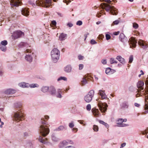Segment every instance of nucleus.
<instances>
[{
	"label": "nucleus",
	"instance_id": "obj_8",
	"mask_svg": "<svg viewBox=\"0 0 148 148\" xmlns=\"http://www.w3.org/2000/svg\"><path fill=\"white\" fill-rule=\"evenodd\" d=\"M138 44L140 46V48L144 49H146L148 47L147 42L142 40H140L138 41Z\"/></svg>",
	"mask_w": 148,
	"mask_h": 148
},
{
	"label": "nucleus",
	"instance_id": "obj_41",
	"mask_svg": "<svg viewBox=\"0 0 148 148\" xmlns=\"http://www.w3.org/2000/svg\"><path fill=\"white\" fill-rule=\"evenodd\" d=\"M104 11L101 10L100 11V13H98L97 14V16L99 18L101 16V14L103 13Z\"/></svg>",
	"mask_w": 148,
	"mask_h": 148
},
{
	"label": "nucleus",
	"instance_id": "obj_58",
	"mask_svg": "<svg viewBox=\"0 0 148 148\" xmlns=\"http://www.w3.org/2000/svg\"><path fill=\"white\" fill-rule=\"evenodd\" d=\"M67 25L70 27H71L73 26V24L71 23H68Z\"/></svg>",
	"mask_w": 148,
	"mask_h": 148
},
{
	"label": "nucleus",
	"instance_id": "obj_4",
	"mask_svg": "<svg viewBox=\"0 0 148 148\" xmlns=\"http://www.w3.org/2000/svg\"><path fill=\"white\" fill-rule=\"evenodd\" d=\"M51 56L53 61L56 62L58 60L60 56L59 51L56 48L53 49L51 51Z\"/></svg>",
	"mask_w": 148,
	"mask_h": 148
},
{
	"label": "nucleus",
	"instance_id": "obj_14",
	"mask_svg": "<svg viewBox=\"0 0 148 148\" xmlns=\"http://www.w3.org/2000/svg\"><path fill=\"white\" fill-rule=\"evenodd\" d=\"M22 35H23L24 34L21 31H17L15 32L14 34V36L15 38H17L20 37Z\"/></svg>",
	"mask_w": 148,
	"mask_h": 148
},
{
	"label": "nucleus",
	"instance_id": "obj_25",
	"mask_svg": "<svg viewBox=\"0 0 148 148\" xmlns=\"http://www.w3.org/2000/svg\"><path fill=\"white\" fill-rule=\"evenodd\" d=\"M25 59L29 62H31L33 60L32 57L29 55H27L25 56Z\"/></svg>",
	"mask_w": 148,
	"mask_h": 148
},
{
	"label": "nucleus",
	"instance_id": "obj_40",
	"mask_svg": "<svg viewBox=\"0 0 148 148\" xmlns=\"http://www.w3.org/2000/svg\"><path fill=\"white\" fill-rule=\"evenodd\" d=\"M32 51V50L31 49V47L30 46H29V48L27 49L26 51H25V52L27 53H29L31 52Z\"/></svg>",
	"mask_w": 148,
	"mask_h": 148
},
{
	"label": "nucleus",
	"instance_id": "obj_36",
	"mask_svg": "<svg viewBox=\"0 0 148 148\" xmlns=\"http://www.w3.org/2000/svg\"><path fill=\"white\" fill-rule=\"evenodd\" d=\"M93 129L95 131L97 132L98 131L99 127L98 126L94 125L93 126Z\"/></svg>",
	"mask_w": 148,
	"mask_h": 148
},
{
	"label": "nucleus",
	"instance_id": "obj_11",
	"mask_svg": "<svg viewBox=\"0 0 148 148\" xmlns=\"http://www.w3.org/2000/svg\"><path fill=\"white\" fill-rule=\"evenodd\" d=\"M130 42L129 43V45L130 47L131 48H135L137 43V40H135V38L133 37H131L130 39Z\"/></svg>",
	"mask_w": 148,
	"mask_h": 148
},
{
	"label": "nucleus",
	"instance_id": "obj_10",
	"mask_svg": "<svg viewBox=\"0 0 148 148\" xmlns=\"http://www.w3.org/2000/svg\"><path fill=\"white\" fill-rule=\"evenodd\" d=\"M10 3L11 5L16 7L21 5V3L20 0H11Z\"/></svg>",
	"mask_w": 148,
	"mask_h": 148
},
{
	"label": "nucleus",
	"instance_id": "obj_22",
	"mask_svg": "<svg viewBox=\"0 0 148 148\" xmlns=\"http://www.w3.org/2000/svg\"><path fill=\"white\" fill-rule=\"evenodd\" d=\"M116 59L119 61L120 63L123 64H124L125 62V59L122 58L121 56H117L116 57Z\"/></svg>",
	"mask_w": 148,
	"mask_h": 148
},
{
	"label": "nucleus",
	"instance_id": "obj_13",
	"mask_svg": "<svg viewBox=\"0 0 148 148\" xmlns=\"http://www.w3.org/2000/svg\"><path fill=\"white\" fill-rule=\"evenodd\" d=\"M144 85V82L141 81H139L137 83V87L139 89L138 92H139L142 90L144 89L143 87Z\"/></svg>",
	"mask_w": 148,
	"mask_h": 148
},
{
	"label": "nucleus",
	"instance_id": "obj_56",
	"mask_svg": "<svg viewBox=\"0 0 148 148\" xmlns=\"http://www.w3.org/2000/svg\"><path fill=\"white\" fill-rule=\"evenodd\" d=\"M120 33V32L119 31H118L117 32H115L113 33V34L115 35H117L119 34Z\"/></svg>",
	"mask_w": 148,
	"mask_h": 148
},
{
	"label": "nucleus",
	"instance_id": "obj_7",
	"mask_svg": "<svg viewBox=\"0 0 148 148\" xmlns=\"http://www.w3.org/2000/svg\"><path fill=\"white\" fill-rule=\"evenodd\" d=\"M94 95V91L93 90H90L84 97V99L86 102L89 103L92 99Z\"/></svg>",
	"mask_w": 148,
	"mask_h": 148
},
{
	"label": "nucleus",
	"instance_id": "obj_20",
	"mask_svg": "<svg viewBox=\"0 0 148 148\" xmlns=\"http://www.w3.org/2000/svg\"><path fill=\"white\" fill-rule=\"evenodd\" d=\"M16 92L15 90L8 89L6 90L4 92L5 94L7 95H11L14 93Z\"/></svg>",
	"mask_w": 148,
	"mask_h": 148
},
{
	"label": "nucleus",
	"instance_id": "obj_34",
	"mask_svg": "<svg viewBox=\"0 0 148 148\" xmlns=\"http://www.w3.org/2000/svg\"><path fill=\"white\" fill-rule=\"evenodd\" d=\"M0 49L3 51H5L6 50L7 47L6 46L0 45Z\"/></svg>",
	"mask_w": 148,
	"mask_h": 148
},
{
	"label": "nucleus",
	"instance_id": "obj_24",
	"mask_svg": "<svg viewBox=\"0 0 148 148\" xmlns=\"http://www.w3.org/2000/svg\"><path fill=\"white\" fill-rule=\"evenodd\" d=\"M72 69V68L70 65H68L64 67V71L67 73L70 72Z\"/></svg>",
	"mask_w": 148,
	"mask_h": 148
},
{
	"label": "nucleus",
	"instance_id": "obj_43",
	"mask_svg": "<svg viewBox=\"0 0 148 148\" xmlns=\"http://www.w3.org/2000/svg\"><path fill=\"white\" fill-rule=\"evenodd\" d=\"M99 122L101 124H102L103 125H105V126H107V125H108L107 124V123H105V122H104L103 121H102V120H99Z\"/></svg>",
	"mask_w": 148,
	"mask_h": 148
},
{
	"label": "nucleus",
	"instance_id": "obj_61",
	"mask_svg": "<svg viewBox=\"0 0 148 148\" xmlns=\"http://www.w3.org/2000/svg\"><path fill=\"white\" fill-rule=\"evenodd\" d=\"M65 148H75V147L73 146H69L66 147Z\"/></svg>",
	"mask_w": 148,
	"mask_h": 148
},
{
	"label": "nucleus",
	"instance_id": "obj_49",
	"mask_svg": "<svg viewBox=\"0 0 148 148\" xmlns=\"http://www.w3.org/2000/svg\"><path fill=\"white\" fill-rule=\"evenodd\" d=\"M101 62L103 64H106L107 61L106 59H103L101 61Z\"/></svg>",
	"mask_w": 148,
	"mask_h": 148
},
{
	"label": "nucleus",
	"instance_id": "obj_47",
	"mask_svg": "<svg viewBox=\"0 0 148 148\" xmlns=\"http://www.w3.org/2000/svg\"><path fill=\"white\" fill-rule=\"evenodd\" d=\"M148 133V127L147 128L145 131L144 132H143V134L144 135L145 134H147Z\"/></svg>",
	"mask_w": 148,
	"mask_h": 148
},
{
	"label": "nucleus",
	"instance_id": "obj_48",
	"mask_svg": "<svg viewBox=\"0 0 148 148\" xmlns=\"http://www.w3.org/2000/svg\"><path fill=\"white\" fill-rule=\"evenodd\" d=\"M133 60V57L132 56H130L129 58V63H131Z\"/></svg>",
	"mask_w": 148,
	"mask_h": 148
},
{
	"label": "nucleus",
	"instance_id": "obj_46",
	"mask_svg": "<svg viewBox=\"0 0 148 148\" xmlns=\"http://www.w3.org/2000/svg\"><path fill=\"white\" fill-rule=\"evenodd\" d=\"M106 40H109L111 38L110 35L108 34H106Z\"/></svg>",
	"mask_w": 148,
	"mask_h": 148
},
{
	"label": "nucleus",
	"instance_id": "obj_27",
	"mask_svg": "<svg viewBox=\"0 0 148 148\" xmlns=\"http://www.w3.org/2000/svg\"><path fill=\"white\" fill-rule=\"evenodd\" d=\"M66 34L63 33H61L59 36V39L60 40H64L66 36Z\"/></svg>",
	"mask_w": 148,
	"mask_h": 148
},
{
	"label": "nucleus",
	"instance_id": "obj_64",
	"mask_svg": "<svg viewBox=\"0 0 148 148\" xmlns=\"http://www.w3.org/2000/svg\"><path fill=\"white\" fill-rule=\"evenodd\" d=\"M125 145H126V143H123L121 144V147H123L125 146Z\"/></svg>",
	"mask_w": 148,
	"mask_h": 148
},
{
	"label": "nucleus",
	"instance_id": "obj_50",
	"mask_svg": "<svg viewBox=\"0 0 148 148\" xmlns=\"http://www.w3.org/2000/svg\"><path fill=\"white\" fill-rule=\"evenodd\" d=\"M90 43L92 44H94L97 43V42L96 41L93 39H92L90 41Z\"/></svg>",
	"mask_w": 148,
	"mask_h": 148
},
{
	"label": "nucleus",
	"instance_id": "obj_9",
	"mask_svg": "<svg viewBox=\"0 0 148 148\" xmlns=\"http://www.w3.org/2000/svg\"><path fill=\"white\" fill-rule=\"evenodd\" d=\"M91 77L89 74L85 75L83 77L82 80L81 81V84L82 86H83L87 83V80L91 79Z\"/></svg>",
	"mask_w": 148,
	"mask_h": 148
},
{
	"label": "nucleus",
	"instance_id": "obj_16",
	"mask_svg": "<svg viewBox=\"0 0 148 148\" xmlns=\"http://www.w3.org/2000/svg\"><path fill=\"white\" fill-rule=\"evenodd\" d=\"M123 119H119L117 121L116 123L117 124L119 125V126L123 127L127 126V125L123 123Z\"/></svg>",
	"mask_w": 148,
	"mask_h": 148
},
{
	"label": "nucleus",
	"instance_id": "obj_15",
	"mask_svg": "<svg viewBox=\"0 0 148 148\" xmlns=\"http://www.w3.org/2000/svg\"><path fill=\"white\" fill-rule=\"evenodd\" d=\"M119 38L120 41L124 43L125 42L127 41L126 37L125 36L124 34L122 33H121L120 34Z\"/></svg>",
	"mask_w": 148,
	"mask_h": 148
},
{
	"label": "nucleus",
	"instance_id": "obj_21",
	"mask_svg": "<svg viewBox=\"0 0 148 148\" xmlns=\"http://www.w3.org/2000/svg\"><path fill=\"white\" fill-rule=\"evenodd\" d=\"M19 86L23 88H28L29 87L30 84L27 83L23 82L19 83Z\"/></svg>",
	"mask_w": 148,
	"mask_h": 148
},
{
	"label": "nucleus",
	"instance_id": "obj_23",
	"mask_svg": "<svg viewBox=\"0 0 148 148\" xmlns=\"http://www.w3.org/2000/svg\"><path fill=\"white\" fill-rule=\"evenodd\" d=\"M49 92L52 95H54L56 94V89L53 86H51L49 88Z\"/></svg>",
	"mask_w": 148,
	"mask_h": 148
},
{
	"label": "nucleus",
	"instance_id": "obj_32",
	"mask_svg": "<svg viewBox=\"0 0 148 148\" xmlns=\"http://www.w3.org/2000/svg\"><path fill=\"white\" fill-rule=\"evenodd\" d=\"M110 62L111 64H116L117 61L115 60L114 58H111L110 60Z\"/></svg>",
	"mask_w": 148,
	"mask_h": 148
},
{
	"label": "nucleus",
	"instance_id": "obj_60",
	"mask_svg": "<svg viewBox=\"0 0 148 148\" xmlns=\"http://www.w3.org/2000/svg\"><path fill=\"white\" fill-rule=\"evenodd\" d=\"M72 130L74 132H76L77 131L78 129L77 128H74Z\"/></svg>",
	"mask_w": 148,
	"mask_h": 148
},
{
	"label": "nucleus",
	"instance_id": "obj_37",
	"mask_svg": "<svg viewBox=\"0 0 148 148\" xmlns=\"http://www.w3.org/2000/svg\"><path fill=\"white\" fill-rule=\"evenodd\" d=\"M7 44V41L5 40L2 41L1 42V45H3V46H5Z\"/></svg>",
	"mask_w": 148,
	"mask_h": 148
},
{
	"label": "nucleus",
	"instance_id": "obj_33",
	"mask_svg": "<svg viewBox=\"0 0 148 148\" xmlns=\"http://www.w3.org/2000/svg\"><path fill=\"white\" fill-rule=\"evenodd\" d=\"M119 22L120 21L119 20H116L113 22V23L111 24V26H114L115 25H118L119 23Z\"/></svg>",
	"mask_w": 148,
	"mask_h": 148
},
{
	"label": "nucleus",
	"instance_id": "obj_59",
	"mask_svg": "<svg viewBox=\"0 0 148 148\" xmlns=\"http://www.w3.org/2000/svg\"><path fill=\"white\" fill-rule=\"evenodd\" d=\"M67 141L69 142V143L71 144H73V141H72L71 140H67Z\"/></svg>",
	"mask_w": 148,
	"mask_h": 148
},
{
	"label": "nucleus",
	"instance_id": "obj_19",
	"mask_svg": "<svg viewBox=\"0 0 148 148\" xmlns=\"http://www.w3.org/2000/svg\"><path fill=\"white\" fill-rule=\"evenodd\" d=\"M92 111L95 116L98 117L99 116V113L98 109L95 108H92Z\"/></svg>",
	"mask_w": 148,
	"mask_h": 148
},
{
	"label": "nucleus",
	"instance_id": "obj_31",
	"mask_svg": "<svg viewBox=\"0 0 148 148\" xmlns=\"http://www.w3.org/2000/svg\"><path fill=\"white\" fill-rule=\"evenodd\" d=\"M65 129V127L62 125H61L56 128V131H60L63 130Z\"/></svg>",
	"mask_w": 148,
	"mask_h": 148
},
{
	"label": "nucleus",
	"instance_id": "obj_5",
	"mask_svg": "<svg viewBox=\"0 0 148 148\" xmlns=\"http://www.w3.org/2000/svg\"><path fill=\"white\" fill-rule=\"evenodd\" d=\"M24 114L21 112H17L14 114V120L17 122H19L24 120Z\"/></svg>",
	"mask_w": 148,
	"mask_h": 148
},
{
	"label": "nucleus",
	"instance_id": "obj_42",
	"mask_svg": "<svg viewBox=\"0 0 148 148\" xmlns=\"http://www.w3.org/2000/svg\"><path fill=\"white\" fill-rule=\"evenodd\" d=\"M133 27L135 29H136L138 27V25L136 23H134L133 24Z\"/></svg>",
	"mask_w": 148,
	"mask_h": 148
},
{
	"label": "nucleus",
	"instance_id": "obj_53",
	"mask_svg": "<svg viewBox=\"0 0 148 148\" xmlns=\"http://www.w3.org/2000/svg\"><path fill=\"white\" fill-rule=\"evenodd\" d=\"M104 37V36L102 34L99 35L98 38L100 39H102Z\"/></svg>",
	"mask_w": 148,
	"mask_h": 148
},
{
	"label": "nucleus",
	"instance_id": "obj_18",
	"mask_svg": "<svg viewBox=\"0 0 148 148\" xmlns=\"http://www.w3.org/2000/svg\"><path fill=\"white\" fill-rule=\"evenodd\" d=\"M69 142L66 140H64L61 142L59 145V147L60 148H62L64 146H66L68 145Z\"/></svg>",
	"mask_w": 148,
	"mask_h": 148
},
{
	"label": "nucleus",
	"instance_id": "obj_62",
	"mask_svg": "<svg viewBox=\"0 0 148 148\" xmlns=\"http://www.w3.org/2000/svg\"><path fill=\"white\" fill-rule=\"evenodd\" d=\"M57 14L60 17H62L63 16L62 14L60 13H59V12L57 13Z\"/></svg>",
	"mask_w": 148,
	"mask_h": 148
},
{
	"label": "nucleus",
	"instance_id": "obj_35",
	"mask_svg": "<svg viewBox=\"0 0 148 148\" xmlns=\"http://www.w3.org/2000/svg\"><path fill=\"white\" fill-rule=\"evenodd\" d=\"M62 80L66 81L67 78L65 77H61L58 79V81H59Z\"/></svg>",
	"mask_w": 148,
	"mask_h": 148
},
{
	"label": "nucleus",
	"instance_id": "obj_55",
	"mask_svg": "<svg viewBox=\"0 0 148 148\" xmlns=\"http://www.w3.org/2000/svg\"><path fill=\"white\" fill-rule=\"evenodd\" d=\"M83 56L81 55H79L78 56V59L79 60H82L83 59Z\"/></svg>",
	"mask_w": 148,
	"mask_h": 148
},
{
	"label": "nucleus",
	"instance_id": "obj_6",
	"mask_svg": "<svg viewBox=\"0 0 148 148\" xmlns=\"http://www.w3.org/2000/svg\"><path fill=\"white\" fill-rule=\"evenodd\" d=\"M99 99L97 100L99 102L98 106L101 112L102 113H105L107 110L108 105L106 103H102L101 101H99Z\"/></svg>",
	"mask_w": 148,
	"mask_h": 148
},
{
	"label": "nucleus",
	"instance_id": "obj_1",
	"mask_svg": "<svg viewBox=\"0 0 148 148\" xmlns=\"http://www.w3.org/2000/svg\"><path fill=\"white\" fill-rule=\"evenodd\" d=\"M49 117L48 116H45L44 117L41 118V125L39 127L40 133L42 136H40L38 138V140L40 142L45 144L47 142V139L45 137L48 135L49 132V129L48 128L49 126L46 124L45 119H48Z\"/></svg>",
	"mask_w": 148,
	"mask_h": 148
},
{
	"label": "nucleus",
	"instance_id": "obj_12",
	"mask_svg": "<svg viewBox=\"0 0 148 148\" xmlns=\"http://www.w3.org/2000/svg\"><path fill=\"white\" fill-rule=\"evenodd\" d=\"M98 94L101 96L102 99H107V96L106 95L104 90H99V91Z\"/></svg>",
	"mask_w": 148,
	"mask_h": 148
},
{
	"label": "nucleus",
	"instance_id": "obj_26",
	"mask_svg": "<svg viewBox=\"0 0 148 148\" xmlns=\"http://www.w3.org/2000/svg\"><path fill=\"white\" fill-rule=\"evenodd\" d=\"M121 106L122 108H127L128 106V103L127 102H124L122 103Z\"/></svg>",
	"mask_w": 148,
	"mask_h": 148
},
{
	"label": "nucleus",
	"instance_id": "obj_57",
	"mask_svg": "<svg viewBox=\"0 0 148 148\" xmlns=\"http://www.w3.org/2000/svg\"><path fill=\"white\" fill-rule=\"evenodd\" d=\"M103 1L108 3L111 4V1L110 0H103Z\"/></svg>",
	"mask_w": 148,
	"mask_h": 148
},
{
	"label": "nucleus",
	"instance_id": "obj_38",
	"mask_svg": "<svg viewBox=\"0 0 148 148\" xmlns=\"http://www.w3.org/2000/svg\"><path fill=\"white\" fill-rule=\"evenodd\" d=\"M38 85L36 84H33L30 85L29 87H30L31 88H35V87H38Z\"/></svg>",
	"mask_w": 148,
	"mask_h": 148
},
{
	"label": "nucleus",
	"instance_id": "obj_3",
	"mask_svg": "<svg viewBox=\"0 0 148 148\" xmlns=\"http://www.w3.org/2000/svg\"><path fill=\"white\" fill-rule=\"evenodd\" d=\"M54 2H56V0H53ZM36 4L38 6L48 8L51 5V0H38L36 2Z\"/></svg>",
	"mask_w": 148,
	"mask_h": 148
},
{
	"label": "nucleus",
	"instance_id": "obj_17",
	"mask_svg": "<svg viewBox=\"0 0 148 148\" xmlns=\"http://www.w3.org/2000/svg\"><path fill=\"white\" fill-rule=\"evenodd\" d=\"M29 12L28 9L26 8H23L21 10V13L24 16H26L29 15Z\"/></svg>",
	"mask_w": 148,
	"mask_h": 148
},
{
	"label": "nucleus",
	"instance_id": "obj_63",
	"mask_svg": "<svg viewBox=\"0 0 148 148\" xmlns=\"http://www.w3.org/2000/svg\"><path fill=\"white\" fill-rule=\"evenodd\" d=\"M145 83L146 85H148V77L147 78V80H146Z\"/></svg>",
	"mask_w": 148,
	"mask_h": 148
},
{
	"label": "nucleus",
	"instance_id": "obj_29",
	"mask_svg": "<svg viewBox=\"0 0 148 148\" xmlns=\"http://www.w3.org/2000/svg\"><path fill=\"white\" fill-rule=\"evenodd\" d=\"M106 73L107 74L110 75L112 73V69L110 68H108L106 70Z\"/></svg>",
	"mask_w": 148,
	"mask_h": 148
},
{
	"label": "nucleus",
	"instance_id": "obj_51",
	"mask_svg": "<svg viewBox=\"0 0 148 148\" xmlns=\"http://www.w3.org/2000/svg\"><path fill=\"white\" fill-rule=\"evenodd\" d=\"M69 126L70 128H72L74 126V124L73 123L71 122L69 123Z\"/></svg>",
	"mask_w": 148,
	"mask_h": 148
},
{
	"label": "nucleus",
	"instance_id": "obj_44",
	"mask_svg": "<svg viewBox=\"0 0 148 148\" xmlns=\"http://www.w3.org/2000/svg\"><path fill=\"white\" fill-rule=\"evenodd\" d=\"M86 109L90 111L91 110V106L90 104H88L86 106Z\"/></svg>",
	"mask_w": 148,
	"mask_h": 148
},
{
	"label": "nucleus",
	"instance_id": "obj_28",
	"mask_svg": "<svg viewBox=\"0 0 148 148\" xmlns=\"http://www.w3.org/2000/svg\"><path fill=\"white\" fill-rule=\"evenodd\" d=\"M145 109L148 110V97H146L145 101Z\"/></svg>",
	"mask_w": 148,
	"mask_h": 148
},
{
	"label": "nucleus",
	"instance_id": "obj_52",
	"mask_svg": "<svg viewBox=\"0 0 148 148\" xmlns=\"http://www.w3.org/2000/svg\"><path fill=\"white\" fill-rule=\"evenodd\" d=\"M78 122H79L80 124L82 125H85L83 123L84 121L83 120H78Z\"/></svg>",
	"mask_w": 148,
	"mask_h": 148
},
{
	"label": "nucleus",
	"instance_id": "obj_45",
	"mask_svg": "<svg viewBox=\"0 0 148 148\" xmlns=\"http://www.w3.org/2000/svg\"><path fill=\"white\" fill-rule=\"evenodd\" d=\"M82 24V21H79L77 22L76 24L79 26L81 25Z\"/></svg>",
	"mask_w": 148,
	"mask_h": 148
},
{
	"label": "nucleus",
	"instance_id": "obj_30",
	"mask_svg": "<svg viewBox=\"0 0 148 148\" xmlns=\"http://www.w3.org/2000/svg\"><path fill=\"white\" fill-rule=\"evenodd\" d=\"M49 89V87L47 86H44L41 88V90L42 92H45L48 91Z\"/></svg>",
	"mask_w": 148,
	"mask_h": 148
},
{
	"label": "nucleus",
	"instance_id": "obj_54",
	"mask_svg": "<svg viewBox=\"0 0 148 148\" xmlns=\"http://www.w3.org/2000/svg\"><path fill=\"white\" fill-rule=\"evenodd\" d=\"M84 67V65L83 64H80L79 65V69L81 70Z\"/></svg>",
	"mask_w": 148,
	"mask_h": 148
},
{
	"label": "nucleus",
	"instance_id": "obj_39",
	"mask_svg": "<svg viewBox=\"0 0 148 148\" xmlns=\"http://www.w3.org/2000/svg\"><path fill=\"white\" fill-rule=\"evenodd\" d=\"M61 90L60 89H59L58 90V95H57V97H58L61 98V97L62 96L60 94V92H61Z\"/></svg>",
	"mask_w": 148,
	"mask_h": 148
},
{
	"label": "nucleus",
	"instance_id": "obj_2",
	"mask_svg": "<svg viewBox=\"0 0 148 148\" xmlns=\"http://www.w3.org/2000/svg\"><path fill=\"white\" fill-rule=\"evenodd\" d=\"M100 6L103 10H105L106 11L109 12L110 14L113 15H116L118 13V10L116 8L107 3H103L101 4Z\"/></svg>",
	"mask_w": 148,
	"mask_h": 148
}]
</instances>
